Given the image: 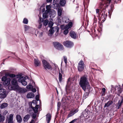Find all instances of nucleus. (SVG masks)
<instances>
[{
    "instance_id": "f257e3e1",
    "label": "nucleus",
    "mask_w": 123,
    "mask_h": 123,
    "mask_svg": "<svg viewBox=\"0 0 123 123\" xmlns=\"http://www.w3.org/2000/svg\"><path fill=\"white\" fill-rule=\"evenodd\" d=\"M79 83L80 87L85 91L86 89L88 91V92L85 93L83 96V98L85 99L88 96L89 93L92 90L90 87L86 76H84L81 77L80 79Z\"/></svg>"
},
{
    "instance_id": "f03ea898",
    "label": "nucleus",
    "mask_w": 123,
    "mask_h": 123,
    "mask_svg": "<svg viewBox=\"0 0 123 123\" xmlns=\"http://www.w3.org/2000/svg\"><path fill=\"white\" fill-rule=\"evenodd\" d=\"M111 0H105V1L104 0H102V1L99 2V7L100 9V10L102 11V16L103 15V13H104V15L105 14V13L106 12L105 9L106 6H107V5L106 4V3L109 4L111 1Z\"/></svg>"
},
{
    "instance_id": "7ed1b4c3",
    "label": "nucleus",
    "mask_w": 123,
    "mask_h": 123,
    "mask_svg": "<svg viewBox=\"0 0 123 123\" xmlns=\"http://www.w3.org/2000/svg\"><path fill=\"white\" fill-rule=\"evenodd\" d=\"M84 68V64L83 61L80 60L79 62L78 66L77 69L79 72H81L83 71Z\"/></svg>"
},
{
    "instance_id": "20e7f679",
    "label": "nucleus",
    "mask_w": 123,
    "mask_h": 123,
    "mask_svg": "<svg viewBox=\"0 0 123 123\" xmlns=\"http://www.w3.org/2000/svg\"><path fill=\"white\" fill-rule=\"evenodd\" d=\"M2 81L3 82V84L6 86L9 85L10 83V79L9 78H7L6 76H3L1 79Z\"/></svg>"
},
{
    "instance_id": "39448f33",
    "label": "nucleus",
    "mask_w": 123,
    "mask_h": 123,
    "mask_svg": "<svg viewBox=\"0 0 123 123\" xmlns=\"http://www.w3.org/2000/svg\"><path fill=\"white\" fill-rule=\"evenodd\" d=\"M11 83L12 85L11 87L13 90H15L19 86L17 80L15 78H13L11 81Z\"/></svg>"
},
{
    "instance_id": "423d86ee",
    "label": "nucleus",
    "mask_w": 123,
    "mask_h": 123,
    "mask_svg": "<svg viewBox=\"0 0 123 123\" xmlns=\"http://www.w3.org/2000/svg\"><path fill=\"white\" fill-rule=\"evenodd\" d=\"M53 45L55 48L59 50H62L63 49V45L59 43L55 42L53 43Z\"/></svg>"
},
{
    "instance_id": "0eeeda50",
    "label": "nucleus",
    "mask_w": 123,
    "mask_h": 123,
    "mask_svg": "<svg viewBox=\"0 0 123 123\" xmlns=\"http://www.w3.org/2000/svg\"><path fill=\"white\" fill-rule=\"evenodd\" d=\"M63 44L66 47L69 48H71L73 46V43L69 41H66L63 42Z\"/></svg>"
},
{
    "instance_id": "6e6552de",
    "label": "nucleus",
    "mask_w": 123,
    "mask_h": 123,
    "mask_svg": "<svg viewBox=\"0 0 123 123\" xmlns=\"http://www.w3.org/2000/svg\"><path fill=\"white\" fill-rule=\"evenodd\" d=\"M29 105L30 107L32 108L34 112L36 113L38 112V108L40 107V105H36L34 107H33L32 105V103L30 102L29 103Z\"/></svg>"
},
{
    "instance_id": "1a4fd4ad",
    "label": "nucleus",
    "mask_w": 123,
    "mask_h": 123,
    "mask_svg": "<svg viewBox=\"0 0 123 123\" xmlns=\"http://www.w3.org/2000/svg\"><path fill=\"white\" fill-rule=\"evenodd\" d=\"M42 62L43 67L45 69H50L51 68L49 63L45 60H43Z\"/></svg>"
},
{
    "instance_id": "9d476101",
    "label": "nucleus",
    "mask_w": 123,
    "mask_h": 123,
    "mask_svg": "<svg viewBox=\"0 0 123 123\" xmlns=\"http://www.w3.org/2000/svg\"><path fill=\"white\" fill-rule=\"evenodd\" d=\"M0 95L3 98L6 97L7 95L5 90L3 88H0Z\"/></svg>"
},
{
    "instance_id": "9b49d317",
    "label": "nucleus",
    "mask_w": 123,
    "mask_h": 123,
    "mask_svg": "<svg viewBox=\"0 0 123 123\" xmlns=\"http://www.w3.org/2000/svg\"><path fill=\"white\" fill-rule=\"evenodd\" d=\"M15 90L18 91V92L21 94L27 91L26 89L25 88H22L19 86Z\"/></svg>"
},
{
    "instance_id": "f8f14e48",
    "label": "nucleus",
    "mask_w": 123,
    "mask_h": 123,
    "mask_svg": "<svg viewBox=\"0 0 123 123\" xmlns=\"http://www.w3.org/2000/svg\"><path fill=\"white\" fill-rule=\"evenodd\" d=\"M25 77L24 76L21 80L20 79H19L18 80V82L21 83L23 85L25 86L27 84V82L25 81Z\"/></svg>"
},
{
    "instance_id": "ddd939ff",
    "label": "nucleus",
    "mask_w": 123,
    "mask_h": 123,
    "mask_svg": "<svg viewBox=\"0 0 123 123\" xmlns=\"http://www.w3.org/2000/svg\"><path fill=\"white\" fill-rule=\"evenodd\" d=\"M57 13L58 16L57 17V19L61 21V20L62 18L61 17L62 13V10L61 8H59L58 9Z\"/></svg>"
},
{
    "instance_id": "4468645a",
    "label": "nucleus",
    "mask_w": 123,
    "mask_h": 123,
    "mask_svg": "<svg viewBox=\"0 0 123 123\" xmlns=\"http://www.w3.org/2000/svg\"><path fill=\"white\" fill-rule=\"evenodd\" d=\"M13 114H10L9 117L8 119V123H13Z\"/></svg>"
},
{
    "instance_id": "2eb2a0df",
    "label": "nucleus",
    "mask_w": 123,
    "mask_h": 123,
    "mask_svg": "<svg viewBox=\"0 0 123 123\" xmlns=\"http://www.w3.org/2000/svg\"><path fill=\"white\" fill-rule=\"evenodd\" d=\"M90 113V112L88 109L85 110L83 112V115L84 117H86Z\"/></svg>"
},
{
    "instance_id": "dca6fc26",
    "label": "nucleus",
    "mask_w": 123,
    "mask_h": 123,
    "mask_svg": "<svg viewBox=\"0 0 123 123\" xmlns=\"http://www.w3.org/2000/svg\"><path fill=\"white\" fill-rule=\"evenodd\" d=\"M70 35L73 38L75 39L76 37V34L75 32L73 31H71L70 32Z\"/></svg>"
},
{
    "instance_id": "f3484780",
    "label": "nucleus",
    "mask_w": 123,
    "mask_h": 123,
    "mask_svg": "<svg viewBox=\"0 0 123 123\" xmlns=\"http://www.w3.org/2000/svg\"><path fill=\"white\" fill-rule=\"evenodd\" d=\"M115 89V90H117V94L118 96H120V94L122 92V89L119 87H118L117 86H116Z\"/></svg>"
},
{
    "instance_id": "a211bd4d",
    "label": "nucleus",
    "mask_w": 123,
    "mask_h": 123,
    "mask_svg": "<svg viewBox=\"0 0 123 123\" xmlns=\"http://www.w3.org/2000/svg\"><path fill=\"white\" fill-rule=\"evenodd\" d=\"M34 96V94L33 93L29 92L27 95L26 97L27 98H32Z\"/></svg>"
},
{
    "instance_id": "6ab92c4d",
    "label": "nucleus",
    "mask_w": 123,
    "mask_h": 123,
    "mask_svg": "<svg viewBox=\"0 0 123 123\" xmlns=\"http://www.w3.org/2000/svg\"><path fill=\"white\" fill-rule=\"evenodd\" d=\"M17 120L18 122L20 123L22 122V119L21 116L19 115H17L16 116Z\"/></svg>"
},
{
    "instance_id": "aec40b11",
    "label": "nucleus",
    "mask_w": 123,
    "mask_h": 123,
    "mask_svg": "<svg viewBox=\"0 0 123 123\" xmlns=\"http://www.w3.org/2000/svg\"><path fill=\"white\" fill-rule=\"evenodd\" d=\"M46 120L47 122L49 123L51 119V115L50 114H48L46 115Z\"/></svg>"
},
{
    "instance_id": "412c9836",
    "label": "nucleus",
    "mask_w": 123,
    "mask_h": 123,
    "mask_svg": "<svg viewBox=\"0 0 123 123\" xmlns=\"http://www.w3.org/2000/svg\"><path fill=\"white\" fill-rule=\"evenodd\" d=\"M113 103V102L112 101L110 100L107 103H106L105 104L104 107L105 108L106 107H109Z\"/></svg>"
},
{
    "instance_id": "4be33fe9",
    "label": "nucleus",
    "mask_w": 123,
    "mask_h": 123,
    "mask_svg": "<svg viewBox=\"0 0 123 123\" xmlns=\"http://www.w3.org/2000/svg\"><path fill=\"white\" fill-rule=\"evenodd\" d=\"M73 25V23L72 22H69L68 24L66 25L65 27V29H69L72 27Z\"/></svg>"
},
{
    "instance_id": "5701e85b",
    "label": "nucleus",
    "mask_w": 123,
    "mask_h": 123,
    "mask_svg": "<svg viewBox=\"0 0 123 123\" xmlns=\"http://www.w3.org/2000/svg\"><path fill=\"white\" fill-rule=\"evenodd\" d=\"M54 31H55L54 30V28H52L49 31V32L48 34V35L49 36H52L54 32Z\"/></svg>"
},
{
    "instance_id": "b1692460",
    "label": "nucleus",
    "mask_w": 123,
    "mask_h": 123,
    "mask_svg": "<svg viewBox=\"0 0 123 123\" xmlns=\"http://www.w3.org/2000/svg\"><path fill=\"white\" fill-rule=\"evenodd\" d=\"M51 8V6L50 5H47L46 6V10L45 11L46 12H49L50 11Z\"/></svg>"
},
{
    "instance_id": "393cba45",
    "label": "nucleus",
    "mask_w": 123,
    "mask_h": 123,
    "mask_svg": "<svg viewBox=\"0 0 123 123\" xmlns=\"http://www.w3.org/2000/svg\"><path fill=\"white\" fill-rule=\"evenodd\" d=\"M66 3L65 0H60V4L61 6H64Z\"/></svg>"
},
{
    "instance_id": "a878e982",
    "label": "nucleus",
    "mask_w": 123,
    "mask_h": 123,
    "mask_svg": "<svg viewBox=\"0 0 123 123\" xmlns=\"http://www.w3.org/2000/svg\"><path fill=\"white\" fill-rule=\"evenodd\" d=\"M71 80H69V78L68 80V81L67 85L66 86V90L67 91L68 90H69V84L71 82Z\"/></svg>"
},
{
    "instance_id": "bb28decb",
    "label": "nucleus",
    "mask_w": 123,
    "mask_h": 123,
    "mask_svg": "<svg viewBox=\"0 0 123 123\" xmlns=\"http://www.w3.org/2000/svg\"><path fill=\"white\" fill-rule=\"evenodd\" d=\"M7 105L8 104L6 103H3L1 104L0 106V108L1 109L5 108L7 106Z\"/></svg>"
},
{
    "instance_id": "cd10ccee",
    "label": "nucleus",
    "mask_w": 123,
    "mask_h": 123,
    "mask_svg": "<svg viewBox=\"0 0 123 123\" xmlns=\"http://www.w3.org/2000/svg\"><path fill=\"white\" fill-rule=\"evenodd\" d=\"M30 117V116L29 115L27 114L24 117L23 120L24 122L26 121Z\"/></svg>"
},
{
    "instance_id": "c85d7f7f",
    "label": "nucleus",
    "mask_w": 123,
    "mask_h": 123,
    "mask_svg": "<svg viewBox=\"0 0 123 123\" xmlns=\"http://www.w3.org/2000/svg\"><path fill=\"white\" fill-rule=\"evenodd\" d=\"M23 77V76H22V74H17L16 75H15V77L16 78H18V80L19 79H20L21 80Z\"/></svg>"
},
{
    "instance_id": "c756f323",
    "label": "nucleus",
    "mask_w": 123,
    "mask_h": 123,
    "mask_svg": "<svg viewBox=\"0 0 123 123\" xmlns=\"http://www.w3.org/2000/svg\"><path fill=\"white\" fill-rule=\"evenodd\" d=\"M34 63L37 66H38L40 64V62L37 59H34Z\"/></svg>"
},
{
    "instance_id": "7c9ffc66",
    "label": "nucleus",
    "mask_w": 123,
    "mask_h": 123,
    "mask_svg": "<svg viewBox=\"0 0 123 123\" xmlns=\"http://www.w3.org/2000/svg\"><path fill=\"white\" fill-rule=\"evenodd\" d=\"M49 13V12H46V11H45V12L43 13V16L44 18H46L48 17V14Z\"/></svg>"
},
{
    "instance_id": "2f4dec72",
    "label": "nucleus",
    "mask_w": 123,
    "mask_h": 123,
    "mask_svg": "<svg viewBox=\"0 0 123 123\" xmlns=\"http://www.w3.org/2000/svg\"><path fill=\"white\" fill-rule=\"evenodd\" d=\"M74 115V114L73 112L71 110L68 114V115L67 118H68L69 117L72 116Z\"/></svg>"
},
{
    "instance_id": "473e14b6",
    "label": "nucleus",
    "mask_w": 123,
    "mask_h": 123,
    "mask_svg": "<svg viewBox=\"0 0 123 123\" xmlns=\"http://www.w3.org/2000/svg\"><path fill=\"white\" fill-rule=\"evenodd\" d=\"M33 87V86L29 84L26 86V88L28 89H31Z\"/></svg>"
},
{
    "instance_id": "72a5a7b5",
    "label": "nucleus",
    "mask_w": 123,
    "mask_h": 123,
    "mask_svg": "<svg viewBox=\"0 0 123 123\" xmlns=\"http://www.w3.org/2000/svg\"><path fill=\"white\" fill-rule=\"evenodd\" d=\"M62 75L60 73H59V81L60 82H61L62 80Z\"/></svg>"
},
{
    "instance_id": "f704fd0d",
    "label": "nucleus",
    "mask_w": 123,
    "mask_h": 123,
    "mask_svg": "<svg viewBox=\"0 0 123 123\" xmlns=\"http://www.w3.org/2000/svg\"><path fill=\"white\" fill-rule=\"evenodd\" d=\"M68 29H65V27H64V31L63 33L65 35H67L68 32L69 30Z\"/></svg>"
},
{
    "instance_id": "c9c22d12",
    "label": "nucleus",
    "mask_w": 123,
    "mask_h": 123,
    "mask_svg": "<svg viewBox=\"0 0 123 123\" xmlns=\"http://www.w3.org/2000/svg\"><path fill=\"white\" fill-rule=\"evenodd\" d=\"M35 98L37 101H39L40 104L41 105V101L39 100V96L38 95H37L36 96Z\"/></svg>"
},
{
    "instance_id": "e433bc0d",
    "label": "nucleus",
    "mask_w": 123,
    "mask_h": 123,
    "mask_svg": "<svg viewBox=\"0 0 123 123\" xmlns=\"http://www.w3.org/2000/svg\"><path fill=\"white\" fill-rule=\"evenodd\" d=\"M8 75L11 78H13L15 77V75L13 74H8Z\"/></svg>"
},
{
    "instance_id": "4c0bfd02",
    "label": "nucleus",
    "mask_w": 123,
    "mask_h": 123,
    "mask_svg": "<svg viewBox=\"0 0 123 123\" xmlns=\"http://www.w3.org/2000/svg\"><path fill=\"white\" fill-rule=\"evenodd\" d=\"M23 22L24 24H27L28 23V20L26 18H24V19Z\"/></svg>"
},
{
    "instance_id": "58836bf2",
    "label": "nucleus",
    "mask_w": 123,
    "mask_h": 123,
    "mask_svg": "<svg viewBox=\"0 0 123 123\" xmlns=\"http://www.w3.org/2000/svg\"><path fill=\"white\" fill-rule=\"evenodd\" d=\"M122 103L121 102V101L120 100H119L118 103V107L117 108L118 109L119 108L121 107V106L122 105Z\"/></svg>"
},
{
    "instance_id": "ea45409f",
    "label": "nucleus",
    "mask_w": 123,
    "mask_h": 123,
    "mask_svg": "<svg viewBox=\"0 0 123 123\" xmlns=\"http://www.w3.org/2000/svg\"><path fill=\"white\" fill-rule=\"evenodd\" d=\"M48 20H45L44 21L43 23V25L45 26L47 25L48 23Z\"/></svg>"
},
{
    "instance_id": "a19ab883",
    "label": "nucleus",
    "mask_w": 123,
    "mask_h": 123,
    "mask_svg": "<svg viewBox=\"0 0 123 123\" xmlns=\"http://www.w3.org/2000/svg\"><path fill=\"white\" fill-rule=\"evenodd\" d=\"M71 110L72 111L73 113L74 114V115L78 111V110L77 109H76L74 110Z\"/></svg>"
},
{
    "instance_id": "79ce46f5",
    "label": "nucleus",
    "mask_w": 123,
    "mask_h": 123,
    "mask_svg": "<svg viewBox=\"0 0 123 123\" xmlns=\"http://www.w3.org/2000/svg\"><path fill=\"white\" fill-rule=\"evenodd\" d=\"M71 110L72 111L73 113L74 114V115L78 111V110L77 109H76L74 110Z\"/></svg>"
},
{
    "instance_id": "37998d69",
    "label": "nucleus",
    "mask_w": 123,
    "mask_h": 123,
    "mask_svg": "<svg viewBox=\"0 0 123 123\" xmlns=\"http://www.w3.org/2000/svg\"><path fill=\"white\" fill-rule=\"evenodd\" d=\"M94 18H93V20L94 21V23H96L97 21V19L96 18L95 16V15H94Z\"/></svg>"
},
{
    "instance_id": "c03bdc74",
    "label": "nucleus",
    "mask_w": 123,
    "mask_h": 123,
    "mask_svg": "<svg viewBox=\"0 0 123 123\" xmlns=\"http://www.w3.org/2000/svg\"><path fill=\"white\" fill-rule=\"evenodd\" d=\"M64 60L65 63L66 64L67 62V58L66 56H64Z\"/></svg>"
},
{
    "instance_id": "a18cd8bd",
    "label": "nucleus",
    "mask_w": 123,
    "mask_h": 123,
    "mask_svg": "<svg viewBox=\"0 0 123 123\" xmlns=\"http://www.w3.org/2000/svg\"><path fill=\"white\" fill-rule=\"evenodd\" d=\"M96 10V13L97 14H98V15H99L100 14L99 13V10L98 9H97Z\"/></svg>"
},
{
    "instance_id": "49530a36",
    "label": "nucleus",
    "mask_w": 123,
    "mask_h": 123,
    "mask_svg": "<svg viewBox=\"0 0 123 123\" xmlns=\"http://www.w3.org/2000/svg\"><path fill=\"white\" fill-rule=\"evenodd\" d=\"M77 120V119H74L72 121H71L69 123H74L75 122L76 120Z\"/></svg>"
},
{
    "instance_id": "de8ad7c7",
    "label": "nucleus",
    "mask_w": 123,
    "mask_h": 123,
    "mask_svg": "<svg viewBox=\"0 0 123 123\" xmlns=\"http://www.w3.org/2000/svg\"><path fill=\"white\" fill-rule=\"evenodd\" d=\"M77 120V119H74L72 121H71L69 123H74L75 122L76 120Z\"/></svg>"
},
{
    "instance_id": "09e8293b",
    "label": "nucleus",
    "mask_w": 123,
    "mask_h": 123,
    "mask_svg": "<svg viewBox=\"0 0 123 123\" xmlns=\"http://www.w3.org/2000/svg\"><path fill=\"white\" fill-rule=\"evenodd\" d=\"M25 31L27 30L29 28V27L26 25H25Z\"/></svg>"
},
{
    "instance_id": "8fccbe9b",
    "label": "nucleus",
    "mask_w": 123,
    "mask_h": 123,
    "mask_svg": "<svg viewBox=\"0 0 123 123\" xmlns=\"http://www.w3.org/2000/svg\"><path fill=\"white\" fill-rule=\"evenodd\" d=\"M31 89L32 91L34 92H36V88H33Z\"/></svg>"
},
{
    "instance_id": "3c124183",
    "label": "nucleus",
    "mask_w": 123,
    "mask_h": 123,
    "mask_svg": "<svg viewBox=\"0 0 123 123\" xmlns=\"http://www.w3.org/2000/svg\"><path fill=\"white\" fill-rule=\"evenodd\" d=\"M32 103L33 104H34L35 105H37V104L36 101V100H33L32 101Z\"/></svg>"
},
{
    "instance_id": "603ef678",
    "label": "nucleus",
    "mask_w": 123,
    "mask_h": 123,
    "mask_svg": "<svg viewBox=\"0 0 123 123\" xmlns=\"http://www.w3.org/2000/svg\"><path fill=\"white\" fill-rule=\"evenodd\" d=\"M102 91L104 93H105V91H106V89H105V88H103L102 89Z\"/></svg>"
},
{
    "instance_id": "864d4df0",
    "label": "nucleus",
    "mask_w": 123,
    "mask_h": 123,
    "mask_svg": "<svg viewBox=\"0 0 123 123\" xmlns=\"http://www.w3.org/2000/svg\"><path fill=\"white\" fill-rule=\"evenodd\" d=\"M4 119V118L1 117L0 118V122L1 121H3Z\"/></svg>"
},
{
    "instance_id": "5fc2aeb1",
    "label": "nucleus",
    "mask_w": 123,
    "mask_h": 123,
    "mask_svg": "<svg viewBox=\"0 0 123 123\" xmlns=\"http://www.w3.org/2000/svg\"><path fill=\"white\" fill-rule=\"evenodd\" d=\"M53 23L52 22H49V25L50 27H51L53 25Z\"/></svg>"
},
{
    "instance_id": "6e6d98bb",
    "label": "nucleus",
    "mask_w": 123,
    "mask_h": 123,
    "mask_svg": "<svg viewBox=\"0 0 123 123\" xmlns=\"http://www.w3.org/2000/svg\"><path fill=\"white\" fill-rule=\"evenodd\" d=\"M42 26V24H39V25L38 26V28L39 29H40L41 27Z\"/></svg>"
},
{
    "instance_id": "4d7b16f0",
    "label": "nucleus",
    "mask_w": 123,
    "mask_h": 123,
    "mask_svg": "<svg viewBox=\"0 0 123 123\" xmlns=\"http://www.w3.org/2000/svg\"><path fill=\"white\" fill-rule=\"evenodd\" d=\"M52 0H46V1L48 3L51 2Z\"/></svg>"
},
{
    "instance_id": "13d9d810",
    "label": "nucleus",
    "mask_w": 123,
    "mask_h": 123,
    "mask_svg": "<svg viewBox=\"0 0 123 123\" xmlns=\"http://www.w3.org/2000/svg\"><path fill=\"white\" fill-rule=\"evenodd\" d=\"M59 28L58 27H57L56 29V31L57 32H58L59 31Z\"/></svg>"
},
{
    "instance_id": "bf43d9fd",
    "label": "nucleus",
    "mask_w": 123,
    "mask_h": 123,
    "mask_svg": "<svg viewBox=\"0 0 123 123\" xmlns=\"http://www.w3.org/2000/svg\"><path fill=\"white\" fill-rule=\"evenodd\" d=\"M36 117V115L33 114L32 115V118L33 119H34Z\"/></svg>"
},
{
    "instance_id": "052dcab7",
    "label": "nucleus",
    "mask_w": 123,
    "mask_h": 123,
    "mask_svg": "<svg viewBox=\"0 0 123 123\" xmlns=\"http://www.w3.org/2000/svg\"><path fill=\"white\" fill-rule=\"evenodd\" d=\"M33 111V110H30L29 111V113H30V114H31V113Z\"/></svg>"
},
{
    "instance_id": "680f3d73",
    "label": "nucleus",
    "mask_w": 123,
    "mask_h": 123,
    "mask_svg": "<svg viewBox=\"0 0 123 123\" xmlns=\"http://www.w3.org/2000/svg\"><path fill=\"white\" fill-rule=\"evenodd\" d=\"M7 112H8L7 111H5L4 112V113L5 114H6L7 113Z\"/></svg>"
},
{
    "instance_id": "e2e57ef3",
    "label": "nucleus",
    "mask_w": 123,
    "mask_h": 123,
    "mask_svg": "<svg viewBox=\"0 0 123 123\" xmlns=\"http://www.w3.org/2000/svg\"><path fill=\"white\" fill-rule=\"evenodd\" d=\"M121 102L122 103H123V97L122 98V99L121 100Z\"/></svg>"
},
{
    "instance_id": "0e129e2a",
    "label": "nucleus",
    "mask_w": 123,
    "mask_h": 123,
    "mask_svg": "<svg viewBox=\"0 0 123 123\" xmlns=\"http://www.w3.org/2000/svg\"><path fill=\"white\" fill-rule=\"evenodd\" d=\"M45 10V8H43V9L42 10V12H44Z\"/></svg>"
},
{
    "instance_id": "69168bd1",
    "label": "nucleus",
    "mask_w": 123,
    "mask_h": 123,
    "mask_svg": "<svg viewBox=\"0 0 123 123\" xmlns=\"http://www.w3.org/2000/svg\"><path fill=\"white\" fill-rule=\"evenodd\" d=\"M57 106H58V107H60V105H59V104L58 103Z\"/></svg>"
},
{
    "instance_id": "338daca9",
    "label": "nucleus",
    "mask_w": 123,
    "mask_h": 123,
    "mask_svg": "<svg viewBox=\"0 0 123 123\" xmlns=\"http://www.w3.org/2000/svg\"><path fill=\"white\" fill-rule=\"evenodd\" d=\"M2 86V85L1 84H0V88H1Z\"/></svg>"
},
{
    "instance_id": "774afa93",
    "label": "nucleus",
    "mask_w": 123,
    "mask_h": 123,
    "mask_svg": "<svg viewBox=\"0 0 123 123\" xmlns=\"http://www.w3.org/2000/svg\"><path fill=\"white\" fill-rule=\"evenodd\" d=\"M34 121V120L33 119H32L31 120V122H33V121Z\"/></svg>"
}]
</instances>
